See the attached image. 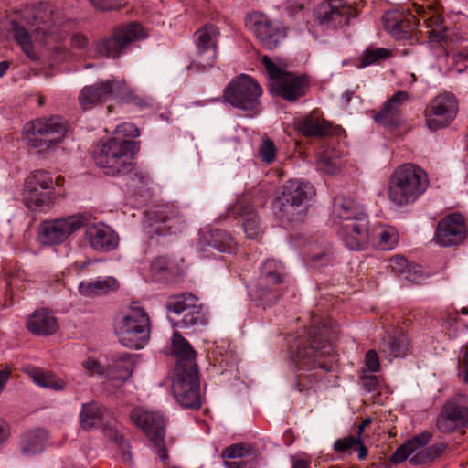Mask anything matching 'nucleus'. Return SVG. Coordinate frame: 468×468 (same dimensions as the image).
Returning <instances> with one entry per match:
<instances>
[{"label": "nucleus", "mask_w": 468, "mask_h": 468, "mask_svg": "<svg viewBox=\"0 0 468 468\" xmlns=\"http://www.w3.org/2000/svg\"><path fill=\"white\" fill-rule=\"evenodd\" d=\"M391 56V52L384 48H367L366 49L360 58L359 66L364 68L378 63Z\"/></svg>", "instance_id": "43"}, {"label": "nucleus", "mask_w": 468, "mask_h": 468, "mask_svg": "<svg viewBox=\"0 0 468 468\" xmlns=\"http://www.w3.org/2000/svg\"><path fill=\"white\" fill-rule=\"evenodd\" d=\"M85 239L96 250L109 251L118 245V235L110 227L105 225H93L87 228Z\"/></svg>", "instance_id": "30"}, {"label": "nucleus", "mask_w": 468, "mask_h": 468, "mask_svg": "<svg viewBox=\"0 0 468 468\" xmlns=\"http://www.w3.org/2000/svg\"><path fill=\"white\" fill-rule=\"evenodd\" d=\"M11 31L16 43L21 47L25 55L32 61L38 59L37 54L34 50L31 40V35L17 21L11 22Z\"/></svg>", "instance_id": "40"}, {"label": "nucleus", "mask_w": 468, "mask_h": 468, "mask_svg": "<svg viewBox=\"0 0 468 468\" xmlns=\"http://www.w3.org/2000/svg\"><path fill=\"white\" fill-rule=\"evenodd\" d=\"M115 333L123 346L143 348L148 342L151 333L148 314L138 305L131 306L128 314L116 323Z\"/></svg>", "instance_id": "7"}, {"label": "nucleus", "mask_w": 468, "mask_h": 468, "mask_svg": "<svg viewBox=\"0 0 468 468\" xmlns=\"http://www.w3.org/2000/svg\"><path fill=\"white\" fill-rule=\"evenodd\" d=\"M315 196L314 186L298 179L288 180L273 200L276 217L282 222L295 223L303 219L309 201Z\"/></svg>", "instance_id": "4"}, {"label": "nucleus", "mask_w": 468, "mask_h": 468, "mask_svg": "<svg viewBox=\"0 0 468 468\" xmlns=\"http://www.w3.org/2000/svg\"><path fill=\"white\" fill-rule=\"evenodd\" d=\"M408 339L404 335H387L381 339L379 352L389 360L404 357L409 350Z\"/></svg>", "instance_id": "35"}, {"label": "nucleus", "mask_w": 468, "mask_h": 468, "mask_svg": "<svg viewBox=\"0 0 468 468\" xmlns=\"http://www.w3.org/2000/svg\"><path fill=\"white\" fill-rule=\"evenodd\" d=\"M197 248L200 252H210L216 250L219 252H232L235 249V242L229 232L223 229H213L201 232L199 235Z\"/></svg>", "instance_id": "28"}, {"label": "nucleus", "mask_w": 468, "mask_h": 468, "mask_svg": "<svg viewBox=\"0 0 468 468\" xmlns=\"http://www.w3.org/2000/svg\"><path fill=\"white\" fill-rule=\"evenodd\" d=\"M50 372L42 371L38 368H33L30 372V376L33 381L40 386L45 388L47 381L48 380V377Z\"/></svg>", "instance_id": "58"}, {"label": "nucleus", "mask_w": 468, "mask_h": 468, "mask_svg": "<svg viewBox=\"0 0 468 468\" xmlns=\"http://www.w3.org/2000/svg\"><path fill=\"white\" fill-rule=\"evenodd\" d=\"M285 277L284 266L274 259L266 260L255 285L250 291L252 301L263 307L271 306L281 297L280 285Z\"/></svg>", "instance_id": "8"}, {"label": "nucleus", "mask_w": 468, "mask_h": 468, "mask_svg": "<svg viewBox=\"0 0 468 468\" xmlns=\"http://www.w3.org/2000/svg\"><path fill=\"white\" fill-rule=\"evenodd\" d=\"M139 134L140 132L136 125L131 122H123L115 128L113 137L131 140L130 138H135Z\"/></svg>", "instance_id": "49"}, {"label": "nucleus", "mask_w": 468, "mask_h": 468, "mask_svg": "<svg viewBox=\"0 0 468 468\" xmlns=\"http://www.w3.org/2000/svg\"><path fill=\"white\" fill-rule=\"evenodd\" d=\"M378 236L382 250H391L398 242V234L393 228H381Z\"/></svg>", "instance_id": "46"}, {"label": "nucleus", "mask_w": 468, "mask_h": 468, "mask_svg": "<svg viewBox=\"0 0 468 468\" xmlns=\"http://www.w3.org/2000/svg\"><path fill=\"white\" fill-rule=\"evenodd\" d=\"M219 28L214 24L200 27L194 34L195 53L188 69L205 71L216 64Z\"/></svg>", "instance_id": "12"}, {"label": "nucleus", "mask_w": 468, "mask_h": 468, "mask_svg": "<svg viewBox=\"0 0 468 468\" xmlns=\"http://www.w3.org/2000/svg\"><path fill=\"white\" fill-rule=\"evenodd\" d=\"M146 37L144 27L137 22H131L113 27L110 36L96 43L95 48L100 55L115 59L126 53L133 42Z\"/></svg>", "instance_id": "10"}, {"label": "nucleus", "mask_w": 468, "mask_h": 468, "mask_svg": "<svg viewBox=\"0 0 468 468\" xmlns=\"http://www.w3.org/2000/svg\"><path fill=\"white\" fill-rule=\"evenodd\" d=\"M307 261L314 268L326 266L332 261V253L329 249L321 252H312L307 256Z\"/></svg>", "instance_id": "48"}, {"label": "nucleus", "mask_w": 468, "mask_h": 468, "mask_svg": "<svg viewBox=\"0 0 468 468\" xmlns=\"http://www.w3.org/2000/svg\"><path fill=\"white\" fill-rule=\"evenodd\" d=\"M80 421L84 430L90 431L97 428H111L114 420L107 410L100 408L97 402L90 401L82 404Z\"/></svg>", "instance_id": "27"}, {"label": "nucleus", "mask_w": 468, "mask_h": 468, "mask_svg": "<svg viewBox=\"0 0 468 468\" xmlns=\"http://www.w3.org/2000/svg\"><path fill=\"white\" fill-rule=\"evenodd\" d=\"M269 196L266 192L260 193L253 198L252 203L249 202L246 197L239 198L229 210V217L235 219L245 218L242 224L246 236L250 239H258L261 237L262 229L258 216L254 213L256 207H262Z\"/></svg>", "instance_id": "20"}, {"label": "nucleus", "mask_w": 468, "mask_h": 468, "mask_svg": "<svg viewBox=\"0 0 468 468\" xmlns=\"http://www.w3.org/2000/svg\"><path fill=\"white\" fill-rule=\"evenodd\" d=\"M361 380L363 386L368 392L375 391L378 388V378L375 375L364 376Z\"/></svg>", "instance_id": "60"}, {"label": "nucleus", "mask_w": 468, "mask_h": 468, "mask_svg": "<svg viewBox=\"0 0 468 468\" xmlns=\"http://www.w3.org/2000/svg\"><path fill=\"white\" fill-rule=\"evenodd\" d=\"M24 203L31 210L39 211V212H47L48 211L54 202H55V193L54 190H42L37 188L36 191V203H30L27 198V190H24L23 193Z\"/></svg>", "instance_id": "41"}, {"label": "nucleus", "mask_w": 468, "mask_h": 468, "mask_svg": "<svg viewBox=\"0 0 468 468\" xmlns=\"http://www.w3.org/2000/svg\"><path fill=\"white\" fill-rule=\"evenodd\" d=\"M133 422L141 428L147 438L154 443L162 462L168 459L165 445V419L158 413L147 411L142 408L133 409L130 414Z\"/></svg>", "instance_id": "17"}, {"label": "nucleus", "mask_w": 468, "mask_h": 468, "mask_svg": "<svg viewBox=\"0 0 468 468\" xmlns=\"http://www.w3.org/2000/svg\"><path fill=\"white\" fill-rule=\"evenodd\" d=\"M414 452L412 448L408 444V442H404L400 446L397 448V450L391 455V462L393 463H399L404 462L410 455H411Z\"/></svg>", "instance_id": "51"}, {"label": "nucleus", "mask_w": 468, "mask_h": 468, "mask_svg": "<svg viewBox=\"0 0 468 468\" xmlns=\"http://www.w3.org/2000/svg\"><path fill=\"white\" fill-rule=\"evenodd\" d=\"M48 433L45 430L37 429L27 431L22 439V452L26 455L41 452L45 448Z\"/></svg>", "instance_id": "39"}, {"label": "nucleus", "mask_w": 468, "mask_h": 468, "mask_svg": "<svg viewBox=\"0 0 468 468\" xmlns=\"http://www.w3.org/2000/svg\"><path fill=\"white\" fill-rule=\"evenodd\" d=\"M168 313L181 315L182 318L175 324L176 326L187 333L204 326L207 323L206 314L198 298L190 292L170 295L165 304Z\"/></svg>", "instance_id": "9"}, {"label": "nucleus", "mask_w": 468, "mask_h": 468, "mask_svg": "<svg viewBox=\"0 0 468 468\" xmlns=\"http://www.w3.org/2000/svg\"><path fill=\"white\" fill-rule=\"evenodd\" d=\"M254 452V448L247 443H234L223 450L222 457L224 459H241L253 455Z\"/></svg>", "instance_id": "44"}, {"label": "nucleus", "mask_w": 468, "mask_h": 468, "mask_svg": "<svg viewBox=\"0 0 468 468\" xmlns=\"http://www.w3.org/2000/svg\"><path fill=\"white\" fill-rule=\"evenodd\" d=\"M144 226L152 238L154 234L165 236L181 231L185 220L175 206L165 204L145 211Z\"/></svg>", "instance_id": "15"}, {"label": "nucleus", "mask_w": 468, "mask_h": 468, "mask_svg": "<svg viewBox=\"0 0 468 468\" xmlns=\"http://www.w3.org/2000/svg\"><path fill=\"white\" fill-rule=\"evenodd\" d=\"M408 265V260L403 256H395L390 260V267L393 272H406L407 275L405 276V279L417 282V280L421 277V274H418L417 271L412 274L410 270L407 271Z\"/></svg>", "instance_id": "45"}, {"label": "nucleus", "mask_w": 468, "mask_h": 468, "mask_svg": "<svg viewBox=\"0 0 468 468\" xmlns=\"http://www.w3.org/2000/svg\"><path fill=\"white\" fill-rule=\"evenodd\" d=\"M356 438L355 436H347L338 439L334 443V450L337 452L346 453L353 449L356 445Z\"/></svg>", "instance_id": "52"}, {"label": "nucleus", "mask_w": 468, "mask_h": 468, "mask_svg": "<svg viewBox=\"0 0 468 468\" xmlns=\"http://www.w3.org/2000/svg\"><path fill=\"white\" fill-rule=\"evenodd\" d=\"M85 370L89 373L90 376H93L95 374L103 375L104 368L101 366V364L92 358H88L82 364Z\"/></svg>", "instance_id": "57"}, {"label": "nucleus", "mask_w": 468, "mask_h": 468, "mask_svg": "<svg viewBox=\"0 0 468 468\" xmlns=\"http://www.w3.org/2000/svg\"><path fill=\"white\" fill-rule=\"evenodd\" d=\"M91 220V215L86 212L46 220L39 226V240L46 245L61 244L81 228L88 227Z\"/></svg>", "instance_id": "13"}, {"label": "nucleus", "mask_w": 468, "mask_h": 468, "mask_svg": "<svg viewBox=\"0 0 468 468\" xmlns=\"http://www.w3.org/2000/svg\"><path fill=\"white\" fill-rule=\"evenodd\" d=\"M410 99V95L407 91H397L386 101L383 107L374 115V121L384 126L398 125L400 108Z\"/></svg>", "instance_id": "29"}, {"label": "nucleus", "mask_w": 468, "mask_h": 468, "mask_svg": "<svg viewBox=\"0 0 468 468\" xmlns=\"http://www.w3.org/2000/svg\"><path fill=\"white\" fill-rule=\"evenodd\" d=\"M172 393L178 404L185 409L198 410L201 405L199 370L186 371L175 368Z\"/></svg>", "instance_id": "16"}, {"label": "nucleus", "mask_w": 468, "mask_h": 468, "mask_svg": "<svg viewBox=\"0 0 468 468\" xmlns=\"http://www.w3.org/2000/svg\"><path fill=\"white\" fill-rule=\"evenodd\" d=\"M333 354L327 329L324 326L308 327L305 339H299L297 351L292 352L293 364L302 371L297 375L295 388L300 392L307 391L322 378L320 371H332L335 363Z\"/></svg>", "instance_id": "1"}, {"label": "nucleus", "mask_w": 468, "mask_h": 468, "mask_svg": "<svg viewBox=\"0 0 468 468\" xmlns=\"http://www.w3.org/2000/svg\"><path fill=\"white\" fill-rule=\"evenodd\" d=\"M245 26L261 46L269 50L277 48L287 37L286 27L282 22L260 11L249 13L245 17Z\"/></svg>", "instance_id": "14"}, {"label": "nucleus", "mask_w": 468, "mask_h": 468, "mask_svg": "<svg viewBox=\"0 0 468 468\" xmlns=\"http://www.w3.org/2000/svg\"><path fill=\"white\" fill-rule=\"evenodd\" d=\"M432 440V433L429 431H423L419 434L414 435L407 442L412 448L413 452L426 446Z\"/></svg>", "instance_id": "50"}, {"label": "nucleus", "mask_w": 468, "mask_h": 468, "mask_svg": "<svg viewBox=\"0 0 468 468\" xmlns=\"http://www.w3.org/2000/svg\"><path fill=\"white\" fill-rule=\"evenodd\" d=\"M66 133V123L58 116L37 118L23 127L24 140L39 154H48L57 148Z\"/></svg>", "instance_id": "5"}, {"label": "nucleus", "mask_w": 468, "mask_h": 468, "mask_svg": "<svg viewBox=\"0 0 468 468\" xmlns=\"http://www.w3.org/2000/svg\"><path fill=\"white\" fill-rule=\"evenodd\" d=\"M367 215L342 222L337 232L346 247L352 250H363L369 241Z\"/></svg>", "instance_id": "24"}, {"label": "nucleus", "mask_w": 468, "mask_h": 468, "mask_svg": "<svg viewBox=\"0 0 468 468\" xmlns=\"http://www.w3.org/2000/svg\"><path fill=\"white\" fill-rule=\"evenodd\" d=\"M430 186L426 171L414 164L398 166L388 182L387 194L390 202L399 207L413 204Z\"/></svg>", "instance_id": "3"}, {"label": "nucleus", "mask_w": 468, "mask_h": 468, "mask_svg": "<svg viewBox=\"0 0 468 468\" xmlns=\"http://www.w3.org/2000/svg\"><path fill=\"white\" fill-rule=\"evenodd\" d=\"M366 215L363 207L352 198L341 196L335 197L333 216L335 218V225L339 226L342 222H348Z\"/></svg>", "instance_id": "33"}, {"label": "nucleus", "mask_w": 468, "mask_h": 468, "mask_svg": "<svg viewBox=\"0 0 468 468\" xmlns=\"http://www.w3.org/2000/svg\"><path fill=\"white\" fill-rule=\"evenodd\" d=\"M151 271L154 274L167 271L168 260L166 257L159 256L153 260L150 266Z\"/></svg>", "instance_id": "56"}, {"label": "nucleus", "mask_w": 468, "mask_h": 468, "mask_svg": "<svg viewBox=\"0 0 468 468\" xmlns=\"http://www.w3.org/2000/svg\"><path fill=\"white\" fill-rule=\"evenodd\" d=\"M134 368V360L129 353L115 354L111 358L108 375L111 378L125 381L131 378Z\"/></svg>", "instance_id": "34"}, {"label": "nucleus", "mask_w": 468, "mask_h": 468, "mask_svg": "<svg viewBox=\"0 0 468 468\" xmlns=\"http://www.w3.org/2000/svg\"><path fill=\"white\" fill-rule=\"evenodd\" d=\"M30 26L33 28V31L36 35H43L46 36L49 31V25L48 22L44 21L41 17L37 16H34L32 18V22H30Z\"/></svg>", "instance_id": "53"}, {"label": "nucleus", "mask_w": 468, "mask_h": 468, "mask_svg": "<svg viewBox=\"0 0 468 468\" xmlns=\"http://www.w3.org/2000/svg\"><path fill=\"white\" fill-rule=\"evenodd\" d=\"M342 161L340 153L331 145H323L317 152V168L328 175L340 171Z\"/></svg>", "instance_id": "36"}, {"label": "nucleus", "mask_w": 468, "mask_h": 468, "mask_svg": "<svg viewBox=\"0 0 468 468\" xmlns=\"http://www.w3.org/2000/svg\"><path fill=\"white\" fill-rule=\"evenodd\" d=\"M139 150L136 142L119 137L109 138L93 153V160L103 173L110 176H128L127 185L137 188L147 182V176L135 169L133 157Z\"/></svg>", "instance_id": "2"}, {"label": "nucleus", "mask_w": 468, "mask_h": 468, "mask_svg": "<svg viewBox=\"0 0 468 468\" xmlns=\"http://www.w3.org/2000/svg\"><path fill=\"white\" fill-rule=\"evenodd\" d=\"M92 5L101 11H111L115 8L110 0H90Z\"/></svg>", "instance_id": "61"}, {"label": "nucleus", "mask_w": 468, "mask_h": 468, "mask_svg": "<svg viewBox=\"0 0 468 468\" xmlns=\"http://www.w3.org/2000/svg\"><path fill=\"white\" fill-rule=\"evenodd\" d=\"M385 29L396 39H410L417 26L415 16L407 12L388 11L383 16Z\"/></svg>", "instance_id": "26"}, {"label": "nucleus", "mask_w": 468, "mask_h": 468, "mask_svg": "<svg viewBox=\"0 0 468 468\" xmlns=\"http://www.w3.org/2000/svg\"><path fill=\"white\" fill-rule=\"evenodd\" d=\"M311 463L304 459L292 458V468H311Z\"/></svg>", "instance_id": "64"}, {"label": "nucleus", "mask_w": 468, "mask_h": 468, "mask_svg": "<svg viewBox=\"0 0 468 468\" xmlns=\"http://www.w3.org/2000/svg\"><path fill=\"white\" fill-rule=\"evenodd\" d=\"M276 153V146L270 138L264 139L258 149L260 158L267 164H271L275 160Z\"/></svg>", "instance_id": "47"}, {"label": "nucleus", "mask_w": 468, "mask_h": 468, "mask_svg": "<svg viewBox=\"0 0 468 468\" xmlns=\"http://www.w3.org/2000/svg\"><path fill=\"white\" fill-rule=\"evenodd\" d=\"M459 110L456 97L444 92L434 97L425 110V121L431 131H437L449 126L455 119Z\"/></svg>", "instance_id": "19"}, {"label": "nucleus", "mask_w": 468, "mask_h": 468, "mask_svg": "<svg viewBox=\"0 0 468 468\" xmlns=\"http://www.w3.org/2000/svg\"><path fill=\"white\" fill-rule=\"evenodd\" d=\"M66 387V383L63 379L60 378L55 376L54 374L50 373L48 377V380L46 383L45 388L53 389V390H63Z\"/></svg>", "instance_id": "59"}, {"label": "nucleus", "mask_w": 468, "mask_h": 468, "mask_svg": "<svg viewBox=\"0 0 468 468\" xmlns=\"http://www.w3.org/2000/svg\"><path fill=\"white\" fill-rule=\"evenodd\" d=\"M468 423V406L463 395L447 400L441 408L436 421L438 430L442 433H450Z\"/></svg>", "instance_id": "21"}, {"label": "nucleus", "mask_w": 468, "mask_h": 468, "mask_svg": "<svg viewBox=\"0 0 468 468\" xmlns=\"http://www.w3.org/2000/svg\"><path fill=\"white\" fill-rule=\"evenodd\" d=\"M27 328L35 335L47 336L58 331V323L51 312L38 309L28 316Z\"/></svg>", "instance_id": "32"}, {"label": "nucleus", "mask_w": 468, "mask_h": 468, "mask_svg": "<svg viewBox=\"0 0 468 468\" xmlns=\"http://www.w3.org/2000/svg\"><path fill=\"white\" fill-rule=\"evenodd\" d=\"M261 86L250 76L242 74L233 79L224 89L223 100L252 116L260 111Z\"/></svg>", "instance_id": "11"}, {"label": "nucleus", "mask_w": 468, "mask_h": 468, "mask_svg": "<svg viewBox=\"0 0 468 468\" xmlns=\"http://www.w3.org/2000/svg\"><path fill=\"white\" fill-rule=\"evenodd\" d=\"M356 16V9L344 0L324 1L314 11L315 20L323 30L343 28Z\"/></svg>", "instance_id": "18"}, {"label": "nucleus", "mask_w": 468, "mask_h": 468, "mask_svg": "<svg viewBox=\"0 0 468 468\" xmlns=\"http://www.w3.org/2000/svg\"><path fill=\"white\" fill-rule=\"evenodd\" d=\"M71 45L75 48L82 49L88 45V38L81 34H75L71 37Z\"/></svg>", "instance_id": "62"}, {"label": "nucleus", "mask_w": 468, "mask_h": 468, "mask_svg": "<svg viewBox=\"0 0 468 468\" xmlns=\"http://www.w3.org/2000/svg\"><path fill=\"white\" fill-rule=\"evenodd\" d=\"M119 282L113 277L99 278L94 281H84L79 284V292L84 296L100 294L118 289Z\"/></svg>", "instance_id": "38"}, {"label": "nucleus", "mask_w": 468, "mask_h": 468, "mask_svg": "<svg viewBox=\"0 0 468 468\" xmlns=\"http://www.w3.org/2000/svg\"><path fill=\"white\" fill-rule=\"evenodd\" d=\"M125 82L109 80L85 86L80 92L78 100L80 107L87 110L93 105L104 102L112 96H122L126 93Z\"/></svg>", "instance_id": "22"}, {"label": "nucleus", "mask_w": 468, "mask_h": 468, "mask_svg": "<svg viewBox=\"0 0 468 468\" xmlns=\"http://www.w3.org/2000/svg\"><path fill=\"white\" fill-rule=\"evenodd\" d=\"M463 381L468 383V343L464 348L463 359Z\"/></svg>", "instance_id": "63"}, {"label": "nucleus", "mask_w": 468, "mask_h": 468, "mask_svg": "<svg viewBox=\"0 0 468 468\" xmlns=\"http://www.w3.org/2000/svg\"><path fill=\"white\" fill-rule=\"evenodd\" d=\"M37 188L54 190L52 177L46 171H35L25 180L24 190H27V198L30 203L37 202L35 197Z\"/></svg>", "instance_id": "37"}, {"label": "nucleus", "mask_w": 468, "mask_h": 468, "mask_svg": "<svg viewBox=\"0 0 468 468\" xmlns=\"http://www.w3.org/2000/svg\"><path fill=\"white\" fill-rule=\"evenodd\" d=\"M261 61L269 75L270 89L273 94L291 102L306 94L310 83L305 74L297 75L282 69L268 56H263Z\"/></svg>", "instance_id": "6"}, {"label": "nucleus", "mask_w": 468, "mask_h": 468, "mask_svg": "<svg viewBox=\"0 0 468 468\" xmlns=\"http://www.w3.org/2000/svg\"><path fill=\"white\" fill-rule=\"evenodd\" d=\"M365 364L371 372L379 370V358L375 350H368L365 356Z\"/></svg>", "instance_id": "55"}, {"label": "nucleus", "mask_w": 468, "mask_h": 468, "mask_svg": "<svg viewBox=\"0 0 468 468\" xmlns=\"http://www.w3.org/2000/svg\"><path fill=\"white\" fill-rule=\"evenodd\" d=\"M467 234L464 218L459 213H452L438 222L434 240L443 247L455 246L462 243Z\"/></svg>", "instance_id": "23"}, {"label": "nucleus", "mask_w": 468, "mask_h": 468, "mask_svg": "<svg viewBox=\"0 0 468 468\" xmlns=\"http://www.w3.org/2000/svg\"><path fill=\"white\" fill-rule=\"evenodd\" d=\"M172 353L176 357L175 368L181 367L186 371L198 370L195 350L189 342L177 332L174 333L172 338Z\"/></svg>", "instance_id": "31"}, {"label": "nucleus", "mask_w": 468, "mask_h": 468, "mask_svg": "<svg viewBox=\"0 0 468 468\" xmlns=\"http://www.w3.org/2000/svg\"><path fill=\"white\" fill-rule=\"evenodd\" d=\"M227 468H256V461L254 457L250 459H239L236 461H225Z\"/></svg>", "instance_id": "54"}, {"label": "nucleus", "mask_w": 468, "mask_h": 468, "mask_svg": "<svg viewBox=\"0 0 468 468\" xmlns=\"http://www.w3.org/2000/svg\"><path fill=\"white\" fill-rule=\"evenodd\" d=\"M298 132L305 137H324L341 133L340 126H334L318 111L299 118L296 122Z\"/></svg>", "instance_id": "25"}, {"label": "nucleus", "mask_w": 468, "mask_h": 468, "mask_svg": "<svg viewBox=\"0 0 468 468\" xmlns=\"http://www.w3.org/2000/svg\"><path fill=\"white\" fill-rule=\"evenodd\" d=\"M446 448L447 445L442 442L432 444L413 455L410 459V463L417 466L432 462L439 457Z\"/></svg>", "instance_id": "42"}]
</instances>
